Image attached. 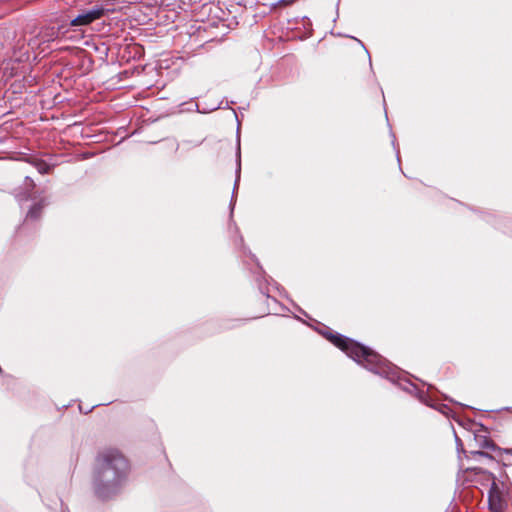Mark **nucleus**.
<instances>
[{"mask_svg":"<svg viewBox=\"0 0 512 512\" xmlns=\"http://www.w3.org/2000/svg\"><path fill=\"white\" fill-rule=\"evenodd\" d=\"M128 473L129 463L119 450H103L98 455L93 478L95 494L103 500L116 495L126 482Z\"/></svg>","mask_w":512,"mask_h":512,"instance_id":"obj_1","label":"nucleus"},{"mask_svg":"<svg viewBox=\"0 0 512 512\" xmlns=\"http://www.w3.org/2000/svg\"><path fill=\"white\" fill-rule=\"evenodd\" d=\"M325 337L357 363L369 371L391 381L399 378V370L378 353L341 334L324 333Z\"/></svg>","mask_w":512,"mask_h":512,"instance_id":"obj_2","label":"nucleus"},{"mask_svg":"<svg viewBox=\"0 0 512 512\" xmlns=\"http://www.w3.org/2000/svg\"><path fill=\"white\" fill-rule=\"evenodd\" d=\"M104 9L102 7H93L89 10L83 11L77 17L71 20V26H86L93 21L101 18L104 15Z\"/></svg>","mask_w":512,"mask_h":512,"instance_id":"obj_3","label":"nucleus"},{"mask_svg":"<svg viewBox=\"0 0 512 512\" xmlns=\"http://www.w3.org/2000/svg\"><path fill=\"white\" fill-rule=\"evenodd\" d=\"M474 441L476 443V446L480 449H487L491 451H495L498 449L495 443L486 435L475 434Z\"/></svg>","mask_w":512,"mask_h":512,"instance_id":"obj_4","label":"nucleus"},{"mask_svg":"<svg viewBox=\"0 0 512 512\" xmlns=\"http://www.w3.org/2000/svg\"><path fill=\"white\" fill-rule=\"evenodd\" d=\"M27 161L33 167H35L40 174H47V173H49V171L51 169V166L49 164H47L42 159H39V158H36V157H31V158H28Z\"/></svg>","mask_w":512,"mask_h":512,"instance_id":"obj_5","label":"nucleus"},{"mask_svg":"<svg viewBox=\"0 0 512 512\" xmlns=\"http://www.w3.org/2000/svg\"><path fill=\"white\" fill-rule=\"evenodd\" d=\"M58 34H59V30L56 29L55 27L45 28L44 30H42L40 32L41 42L44 43V42L53 41L58 37Z\"/></svg>","mask_w":512,"mask_h":512,"instance_id":"obj_6","label":"nucleus"},{"mask_svg":"<svg viewBox=\"0 0 512 512\" xmlns=\"http://www.w3.org/2000/svg\"><path fill=\"white\" fill-rule=\"evenodd\" d=\"M45 206L44 201H41L31 207L27 213V219L36 220L40 217L41 211Z\"/></svg>","mask_w":512,"mask_h":512,"instance_id":"obj_7","label":"nucleus"},{"mask_svg":"<svg viewBox=\"0 0 512 512\" xmlns=\"http://www.w3.org/2000/svg\"><path fill=\"white\" fill-rule=\"evenodd\" d=\"M9 69H11V71L8 74L10 77L17 75V71L14 70V62L13 61H9V62L6 63V65L4 67V74L5 75L8 73Z\"/></svg>","mask_w":512,"mask_h":512,"instance_id":"obj_8","label":"nucleus"},{"mask_svg":"<svg viewBox=\"0 0 512 512\" xmlns=\"http://www.w3.org/2000/svg\"><path fill=\"white\" fill-rule=\"evenodd\" d=\"M485 475H486V480L488 481H491V489L490 491H494L497 489V484H496V478L494 476V474L490 473V472H485Z\"/></svg>","mask_w":512,"mask_h":512,"instance_id":"obj_9","label":"nucleus"},{"mask_svg":"<svg viewBox=\"0 0 512 512\" xmlns=\"http://www.w3.org/2000/svg\"><path fill=\"white\" fill-rule=\"evenodd\" d=\"M237 157H238V160H237V166L238 167H237V171H236L237 178H236V181H235L234 190L237 187V184H238V181H239V177H240V147L239 146H238Z\"/></svg>","mask_w":512,"mask_h":512,"instance_id":"obj_10","label":"nucleus"},{"mask_svg":"<svg viewBox=\"0 0 512 512\" xmlns=\"http://www.w3.org/2000/svg\"><path fill=\"white\" fill-rule=\"evenodd\" d=\"M25 187L29 190H33L35 187L34 181L28 176L25 177Z\"/></svg>","mask_w":512,"mask_h":512,"instance_id":"obj_11","label":"nucleus"},{"mask_svg":"<svg viewBox=\"0 0 512 512\" xmlns=\"http://www.w3.org/2000/svg\"><path fill=\"white\" fill-rule=\"evenodd\" d=\"M471 453L473 455H475V456L486 457V458H489V459H493L492 456H490L487 452H484V451H473Z\"/></svg>","mask_w":512,"mask_h":512,"instance_id":"obj_12","label":"nucleus"},{"mask_svg":"<svg viewBox=\"0 0 512 512\" xmlns=\"http://www.w3.org/2000/svg\"><path fill=\"white\" fill-rule=\"evenodd\" d=\"M443 414H448V410L449 408L445 405H443L440 409H439Z\"/></svg>","mask_w":512,"mask_h":512,"instance_id":"obj_13","label":"nucleus"},{"mask_svg":"<svg viewBox=\"0 0 512 512\" xmlns=\"http://www.w3.org/2000/svg\"><path fill=\"white\" fill-rule=\"evenodd\" d=\"M29 196H30L29 194H27V195H25V196H20V195H18V197H19V200H20V201H22V200H27V199L29 198Z\"/></svg>","mask_w":512,"mask_h":512,"instance_id":"obj_14","label":"nucleus"},{"mask_svg":"<svg viewBox=\"0 0 512 512\" xmlns=\"http://www.w3.org/2000/svg\"><path fill=\"white\" fill-rule=\"evenodd\" d=\"M503 451L505 453H507V454H511L512 455V449H504Z\"/></svg>","mask_w":512,"mask_h":512,"instance_id":"obj_15","label":"nucleus"}]
</instances>
